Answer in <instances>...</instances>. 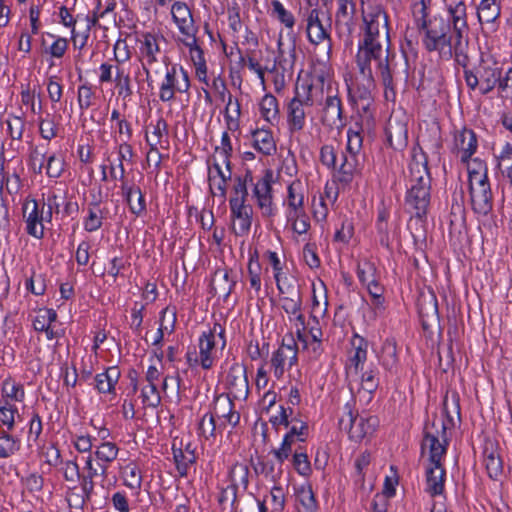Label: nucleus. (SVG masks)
Wrapping results in <instances>:
<instances>
[{"instance_id":"nucleus-1","label":"nucleus","mask_w":512,"mask_h":512,"mask_svg":"<svg viewBox=\"0 0 512 512\" xmlns=\"http://www.w3.org/2000/svg\"><path fill=\"white\" fill-rule=\"evenodd\" d=\"M362 18L365 25L363 41L359 43L357 62L365 91L373 87L371 60H379L383 80L390 79L388 64L381 60L383 49L378 41L379 26L383 19L382 10L376 0H361Z\"/></svg>"},{"instance_id":"nucleus-2","label":"nucleus","mask_w":512,"mask_h":512,"mask_svg":"<svg viewBox=\"0 0 512 512\" xmlns=\"http://www.w3.org/2000/svg\"><path fill=\"white\" fill-rule=\"evenodd\" d=\"M421 31H423L422 44L427 51L436 52L443 60H450L454 57L460 66L467 67L469 62L468 45L465 43L460 48L456 46L450 22L441 16H434Z\"/></svg>"},{"instance_id":"nucleus-3","label":"nucleus","mask_w":512,"mask_h":512,"mask_svg":"<svg viewBox=\"0 0 512 512\" xmlns=\"http://www.w3.org/2000/svg\"><path fill=\"white\" fill-rule=\"evenodd\" d=\"M319 0H305L301 4L299 14L305 24L307 38L315 46L314 57L316 61L326 66L331 55V38L329 19L319 9Z\"/></svg>"},{"instance_id":"nucleus-4","label":"nucleus","mask_w":512,"mask_h":512,"mask_svg":"<svg viewBox=\"0 0 512 512\" xmlns=\"http://www.w3.org/2000/svg\"><path fill=\"white\" fill-rule=\"evenodd\" d=\"M410 188L406 194V207L417 217L426 214L430 203L431 177L427 167L426 155L415 152L409 163Z\"/></svg>"},{"instance_id":"nucleus-5","label":"nucleus","mask_w":512,"mask_h":512,"mask_svg":"<svg viewBox=\"0 0 512 512\" xmlns=\"http://www.w3.org/2000/svg\"><path fill=\"white\" fill-rule=\"evenodd\" d=\"M323 98V78L316 79V83L301 85L296 88L293 99L287 105V127L291 134L302 131L306 124V109L315 103H321Z\"/></svg>"},{"instance_id":"nucleus-6","label":"nucleus","mask_w":512,"mask_h":512,"mask_svg":"<svg viewBox=\"0 0 512 512\" xmlns=\"http://www.w3.org/2000/svg\"><path fill=\"white\" fill-rule=\"evenodd\" d=\"M464 68V79L471 90L478 89L482 95L493 91L500 79L501 65L493 58H482L476 71Z\"/></svg>"},{"instance_id":"nucleus-7","label":"nucleus","mask_w":512,"mask_h":512,"mask_svg":"<svg viewBox=\"0 0 512 512\" xmlns=\"http://www.w3.org/2000/svg\"><path fill=\"white\" fill-rule=\"evenodd\" d=\"M448 446L446 425L442 418H434L425 427L422 453L428 455L429 463H442Z\"/></svg>"},{"instance_id":"nucleus-8","label":"nucleus","mask_w":512,"mask_h":512,"mask_svg":"<svg viewBox=\"0 0 512 512\" xmlns=\"http://www.w3.org/2000/svg\"><path fill=\"white\" fill-rule=\"evenodd\" d=\"M224 328L215 323L208 331L203 332L199 338V356L187 355L189 363L199 364L203 369H210L213 365L216 349L220 346L223 349L226 345Z\"/></svg>"},{"instance_id":"nucleus-9","label":"nucleus","mask_w":512,"mask_h":512,"mask_svg":"<svg viewBox=\"0 0 512 512\" xmlns=\"http://www.w3.org/2000/svg\"><path fill=\"white\" fill-rule=\"evenodd\" d=\"M155 70H160L164 77L159 83V99L163 102H169L175 98V94L185 93L190 87L189 77L186 71L177 66H170L165 61L158 65Z\"/></svg>"},{"instance_id":"nucleus-10","label":"nucleus","mask_w":512,"mask_h":512,"mask_svg":"<svg viewBox=\"0 0 512 512\" xmlns=\"http://www.w3.org/2000/svg\"><path fill=\"white\" fill-rule=\"evenodd\" d=\"M165 41L164 37L156 34L146 32L141 35L139 39V50L143 60V68L146 76L149 79L152 75H158L160 70H155L158 66V57L161 54V44Z\"/></svg>"},{"instance_id":"nucleus-11","label":"nucleus","mask_w":512,"mask_h":512,"mask_svg":"<svg viewBox=\"0 0 512 512\" xmlns=\"http://www.w3.org/2000/svg\"><path fill=\"white\" fill-rule=\"evenodd\" d=\"M298 361V347L293 337L287 341L284 339L280 347L273 352L270 360V368L274 377L282 379Z\"/></svg>"},{"instance_id":"nucleus-12","label":"nucleus","mask_w":512,"mask_h":512,"mask_svg":"<svg viewBox=\"0 0 512 512\" xmlns=\"http://www.w3.org/2000/svg\"><path fill=\"white\" fill-rule=\"evenodd\" d=\"M295 333L302 346V351L306 352L310 358L316 359L321 355L323 333L318 318L315 320L310 318L308 328L304 322L301 329H295Z\"/></svg>"},{"instance_id":"nucleus-13","label":"nucleus","mask_w":512,"mask_h":512,"mask_svg":"<svg viewBox=\"0 0 512 512\" xmlns=\"http://www.w3.org/2000/svg\"><path fill=\"white\" fill-rule=\"evenodd\" d=\"M448 20L450 29L454 32L456 46L462 47L465 43L468 45V22L467 8L464 1L451 2L447 5Z\"/></svg>"},{"instance_id":"nucleus-14","label":"nucleus","mask_w":512,"mask_h":512,"mask_svg":"<svg viewBox=\"0 0 512 512\" xmlns=\"http://www.w3.org/2000/svg\"><path fill=\"white\" fill-rule=\"evenodd\" d=\"M273 172L266 170L254 184L253 196L256 204L264 217H272L275 214V206L272 195Z\"/></svg>"},{"instance_id":"nucleus-15","label":"nucleus","mask_w":512,"mask_h":512,"mask_svg":"<svg viewBox=\"0 0 512 512\" xmlns=\"http://www.w3.org/2000/svg\"><path fill=\"white\" fill-rule=\"evenodd\" d=\"M470 204L478 216H487L493 208V196L490 181L473 182L468 184Z\"/></svg>"},{"instance_id":"nucleus-16","label":"nucleus","mask_w":512,"mask_h":512,"mask_svg":"<svg viewBox=\"0 0 512 512\" xmlns=\"http://www.w3.org/2000/svg\"><path fill=\"white\" fill-rule=\"evenodd\" d=\"M325 83L323 82V87ZM320 110V120L323 125L330 129L340 130L345 123L342 119L341 103L336 95L331 93V88L327 87L326 95L323 94Z\"/></svg>"},{"instance_id":"nucleus-17","label":"nucleus","mask_w":512,"mask_h":512,"mask_svg":"<svg viewBox=\"0 0 512 512\" xmlns=\"http://www.w3.org/2000/svg\"><path fill=\"white\" fill-rule=\"evenodd\" d=\"M226 386L229 395L234 399L244 400L249 393L248 379L245 366L241 363H233L226 376Z\"/></svg>"},{"instance_id":"nucleus-18","label":"nucleus","mask_w":512,"mask_h":512,"mask_svg":"<svg viewBox=\"0 0 512 512\" xmlns=\"http://www.w3.org/2000/svg\"><path fill=\"white\" fill-rule=\"evenodd\" d=\"M214 87L218 91L221 99L226 101L224 118L227 129L235 132L239 128V119L241 116L240 103L227 91V88L221 79L214 80Z\"/></svg>"},{"instance_id":"nucleus-19","label":"nucleus","mask_w":512,"mask_h":512,"mask_svg":"<svg viewBox=\"0 0 512 512\" xmlns=\"http://www.w3.org/2000/svg\"><path fill=\"white\" fill-rule=\"evenodd\" d=\"M173 457L181 476H186L188 469L196 461L195 447L184 438L175 437L172 442Z\"/></svg>"},{"instance_id":"nucleus-20","label":"nucleus","mask_w":512,"mask_h":512,"mask_svg":"<svg viewBox=\"0 0 512 512\" xmlns=\"http://www.w3.org/2000/svg\"><path fill=\"white\" fill-rule=\"evenodd\" d=\"M279 55L277 57L276 70L280 69L281 73L276 76L274 83L277 90H280L285 85L286 76L291 77L296 61V53L294 44H289L284 47L281 40L278 41Z\"/></svg>"},{"instance_id":"nucleus-21","label":"nucleus","mask_w":512,"mask_h":512,"mask_svg":"<svg viewBox=\"0 0 512 512\" xmlns=\"http://www.w3.org/2000/svg\"><path fill=\"white\" fill-rule=\"evenodd\" d=\"M478 149V140L475 132L463 128L454 134L452 152L460 159L467 161Z\"/></svg>"},{"instance_id":"nucleus-22","label":"nucleus","mask_w":512,"mask_h":512,"mask_svg":"<svg viewBox=\"0 0 512 512\" xmlns=\"http://www.w3.org/2000/svg\"><path fill=\"white\" fill-rule=\"evenodd\" d=\"M23 219L29 235L41 239L44 235L43 212L34 199H26L22 206Z\"/></svg>"},{"instance_id":"nucleus-23","label":"nucleus","mask_w":512,"mask_h":512,"mask_svg":"<svg viewBox=\"0 0 512 512\" xmlns=\"http://www.w3.org/2000/svg\"><path fill=\"white\" fill-rule=\"evenodd\" d=\"M279 303L286 313L289 324L293 329H301L305 322V316L302 309L301 293H288V296L279 297Z\"/></svg>"},{"instance_id":"nucleus-24","label":"nucleus","mask_w":512,"mask_h":512,"mask_svg":"<svg viewBox=\"0 0 512 512\" xmlns=\"http://www.w3.org/2000/svg\"><path fill=\"white\" fill-rule=\"evenodd\" d=\"M230 209L232 215V228L237 235L248 233L252 223V207L246 202L237 199H230Z\"/></svg>"},{"instance_id":"nucleus-25","label":"nucleus","mask_w":512,"mask_h":512,"mask_svg":"<svg viewBox=\"0 0 512 512\" xmlns=\"http://www.w3.org/2000/svg\"><path fill=\"white\" fill-rule=\"evenodd\" d=\"M357 276L359 282L366 288L371 297L374 299L381 297L383 289L378 283L376 268L372 262L365 259L359 261L357 266Z\"/></svg>"},{"instance_id":"nucleus-26","label":"nucleus","mask_w":512,"mask_h":512,"mask_svg":"<svg viewBox=\"0 0 512 512\" xmlns=\"http://www.w3.org/2000/svg\"><path fill=\"white\" fill-rule=\"evenodd\" d=\"M356 471H354V482L360 485L364 492H371L374 487L375 474L371 469V454L362 453L356 461Z\"/></svg>"},{"instance_id":"nucleus-27","label":"nucleus","mask_w":512,"mask_h":512,"mask_svg":"<svg viewBox=\"0 0 512 512\" xmlns=\"http://www.w3.org/2000/svg\"><path fill=\"white\" fill-rule=\"evenodd\" d=\"M216 419L222 420L221 424L227 423L235 427L240 421V414L233 409V403L229 396L220 395L214 401L211 412Z\"/></svg>"},{"instance_id":"nucleus-28","label":"nucleus","mask_w":512,"mask_h":512,"mask_svg":"<svg viewBox=\"0 0 512 512\" xmlns=\"http://www.w3.org/2000/svg\"><path fill=\"white\" fill-rule=\"evenodd\" d=\"M183 42L189 48V56L193 62L196 70L197 78L206 83L207 82V66L204 59L203 51L198 46L195 34L185 36Z\"/></svg>"},{"instance_id":"nucleus-29","label":"nucleus","mask_w":512,"mask_h":512,"mask_svg":"<svg viewBox=\"0 0 512 512\" xmlns=\"http://www.w3.org/2000/svg\"><path fill=\"white\" fill-rule=\"evenodd\" d=\"M445 476L446 472L442 463H429L426 468V491L431 496L443 493Z\"/></svg>"},{"instance_id":"nucleus-30","label":"nucleus","mask_w":512,"mask_h":512,"mask_svg":"<svg viewBox=\"0 0 512 512\" xmlns=\"http://www.w3.org/2000/svg\"><path fill=\"white\" fill-rule=\"evenodd\" d=\"M306 198V183L300 179L293 180L287 187V196L284 200L285 210L305 208Z\"/></svg>"},{"instance_id":"nucleus-31","label":"nucleus","mask_w":512,"mask_h":512,"mask_svg":"<svg viewBox=\"0 0 512 512\" xmlns=\"http://www.w3.org/2000/svg\"><path fill=\"white\" fill-rule=\"evenodd\" d=\"M171 14L182 35L188 36L195 34L193 18L188 6L182 2H175L171 8Z\"/></svg>"},{"instance_id":"nucleus-32","label":"nucleus","mask_w":512,"mask_h":512,"mask_svg":"<svg viewBox=\"0 0 512 512\" xmlns=\"http://www.w3.org/2000/svg\"><path fill=\"white\" fill-rule=\"evenodd\" d=\"M235 283L236 279L232 271L222 268L215 271L211 280V288L219 297L227 298L232 292Z\"/></svg>"},{"instance_id":"nucleus-33","label":"nucleus","mask_w":512,"mask_h":512,"mask_svg":"<svg viewBox=\"0 0 512 512\" xmlns=\"http://www.w3.org/2000/svg\"><path fill=\"white\" fill-rule=\"evenodd\" d=\"M352 0H337L335 21L338 32L341 36L348 38L352 33Z\"/></svg>"},{"instance_id":"nucleus-34","label":"nucleus","mask_w":512,"mask_h":512,"mask_svg":"<svg viewBox=\"0 0 512 512\" xmlns=\"http://www.w3.org/2000/svg\"><path fill=\"white\" fill-rule=\"evenodd\" d=\"M146 141L150 147L165 149L168 147V126L164 119L159 118L146 130Z\"/></svg>"},{"instance_id":"nucleus-35","label":"nucleus","mask_w":512,"mask_h":512,"mask_svg":"<svg viewBox=\"0 0 512 512\" xmlns=\"http://www.w3.org/2000/svg\"><path fill=\"white\" fill-rule=\"evenodd\" d=\"M328 308L326 286L323 281L317 280L312 283V311L311 319L323 317Z\"/></svg>"},{"instance_id":"nucleus-36","label":"nucleus","mask_w":512,"mask_h":512,"mask_svg":"<svg viewBox=\"0 0 512 512\" xmlns=\"http://www.w3.org/2000/svg\"><path fill=\"white\" fill-rule=\"evenodd\" d=\"M2 397L0 402L15 405L21 403L25 399V390L21 383L13 379H6L2 383Z\"/></svg>"},{"instance_id":"nucleus-37","label":"nucleus","mask_w":512,"mask_h":512,"mask_svg":"<svg viewBox=\"0 0 512 512\" xmlns=\"http://www.w3.org/2000/svg\"><path fill=\"white\" fill-rule=\"evenodd\" d=\"M501 14V6L497 0H481L477 6V17L481 25L493 24Z\"/></svg>"},{"instance_id":"nucleus-38","label":"nucleus","mask_w":512,"mask_h":512,"mask_svg":"<svg viewBox=\"0 0 512 512\" xmlns=\"http://www.w3.org/2000/svg\"><path fill=\"white\" fill-rule=\"evenodd\" d=\"M253 146L264 155H272L276 152V143L272 132L267 129H256L252 133Z\"/></svg>"},{"instance_id":"nucleus-39","label":"nucleus","mask_w":512,"mask_h":512,"mask_svg":"<svg viewBox=\"0 0 512 512\" xmlns=\"http://www.w3.org/2000/svg\"><path fill=\"white\" fill-rule=\"evenodd\" d=\"M120 370L116 366H111L105 372L97 374L95 377V386L100 393L114 392L115 385L120 378Z\"/></svg>"},{"instance_id":"nucleus-40","label":"nucleus","mask_w":512,"mask_h":512,"mask_svg":"<svg viewBox=\"0 0 512 512\" xmlns=\"http://www.w3.org/2000/svg\"><path fill=\"white\" fill-rule=\"evenodd\" d=\"M461 162L466 165L468 184L489 180L488 167L484 160L479 157H471L469 160Z\"/></svg>"},{"instance_id":"nucleus-41","label":"nucleus","mask_w":512,"mask_h":512,"mask_svg":"<svg viewBox=\"0 0 512 512\" xmlns=\"http://www.w3.org/2000/svg\"><path fill=\"white\" fill-rule=\"evenodd\" d=\"M287 222L297 234H305L310 228V219L305 208L285 210Z\"/></svg>"},{"instance_id":"nucleus-42","label":"nucleus","mask_w":512,"mask_h":512,"mask_svg":"<svg viewBox=\"0 0 512 512\" xmlns=\"http://www.w3.org/2000/svg\"><path fill=\"white\" fill-rule=\"evenodd\" d=\"M259 111L261 117L270 124H275L280 119L278 101L272 94L263 96L259 103Z\"/></svg>"},{"instance_id":"nucleus-43","label":"nucleus","mask_w":512,"mask_h":512,"mask_svg":"<svg viewBox=\"0 0 512 512\" xmlns=\"http://www.w3.org/2000/svg\"><path fill=\"white\" fill-rule=\"evenodd\" d=\"M432 0H413L411 5V13L416 27L421 31L424 29L431 18L430 9H431Z\"/></svg>"},{"instance_id":"nucleus-44","label":"nucleus","mask_w":512,"mask_h":512,"mask_svg":"<svg viewBox=\"0 0 512 512\" xmlns=\"http://www.w3.org/2000/svg\"><path fill=\"white\" fill-rule=\"evenodd\" d=\"M370 344L363 337L354 333V370L358 373L359 370H364L368 361V350Z\"/></svg>"},{"instance_id":"nucleus-45","label":"nucleus","mask_w":512,"mask_h":512,"mask_svg":"<svg viewBox=\"0 0 512 512\" xmlns=\"http://www.w3.org/2000/svg\"><path fill=\"white\" fill-rule=\"evenodd\" d=\"M222 426L223 424L216 425V418L211 412L206 413L200 419L199 434L207 441L215 440L217 432L221 430Z\"/></svg>"},{"instance_id":"nucleus-46","label":"nucleus","mask_w":512,"mask_h":512,"mask_svg":"<svg viewBox=\"0 0 512 512\" xmlns=\"http://www.w3.org/2000/svg\"><path fill=\"white\" fill-rule=\"evenodd\" d=\"M126 200L132 213L140 214L145 210V201L139 188L122 186Z\"/></svg>"},{"instance_id":"nucleus-47","label":"nucleus","mask_w":512,"mask_h":512,"mask_svg":"<svg viewBox=\"0 0 512 512\" xmlns=\"http://www.w3.org/2000/svg\"><path fill=\"white\" fill-rule=\"evenodd\" d=\"M124 484L132 489L138 490L142 484V475L139 467L135 463H128L122 469Z\"/></svg>"},{"instance_id":"nucleus-48","label":"nucleus","mask_w":512,"mask_h":512,"mask_svg":"<svg viewBox=\"0 0 512 512\" xmlns=\"http://www.w3.org/2000/svg\"><path fill=\"white\" fill-rule=\"evenodd\" d=\"M248 476H249V469L246 464L243 463H236L232 466L230 472H229V479L231 482V486L238 488L246 489L248 485Z\"/></svg>"},{"instance_id":"nucleus-49","label":"nucleus","mask_w":512,"mask_h":512,"mask_svg":"<svg viewBox=\"0 0 512 512\" xmlns=\"http://www.w3.org/2000/svg\"><path fill=\"white\" fill-rule=\"evenodd\" d=\"M498 168L502 175L512 181V142H507L497 156Z\"/></svg>"},{"instance_id":"nucleus-50","label":"nucleus","mask_w":512,"mask_h":512,"mask_svg":"<svg viewBox=\"0 0 512 512\" xmlns=\"http://www.w3.org/2000/svg\"><path fill=\"white\" fill-rule=\"evenodd\" d=\"M361 372V384L360 390L367 392L369 395L373 393L378 386V379L376 377V367L373 362H369L364 370Z\"/></svg>"},{"instance_id":"nucleus-51","label":"nucleus","mask_w":512,"mask_h":512,"mask_svg":"<svg viewBox=\"0 0 512 512\" xmlns=\"http://www.w3.org/2000/svg\"><path fill=\"white\" fill-rule=\"evenodd\" d=\"M483 462L489 477L491 479H498L503 472L502 460L499 455L494 451L489 452L485 450Z\"/></svg>"},{"instance_id":"nucleus-52","label":"nucleus","mask_w":512,"mask_h":512,"mask_svg":"<svg viewBox=\"0 0 512 512\" xmlns=\"http://www.w3.org/2000/svg\"><path fill=\"white\" fill-rule=\"evenodd\" d=\"M20 440L8 432L3 431L0 435V458H9L19 451Z\"/></svg>"},{"instance_id":"nucleus-53","label":"nucleus","mask_w":512,"mask_h":512,"mask_svg":"<svg viewBox=\"0 0 512 512\" xmlns=\"http://www.w3.org/2000/svg\"><path fill=\"white\" fill-rule=\"evenodd\" d=\"M297 499L304 512H315L317 502L310 485H302L297 491Z\"/></svg>"},{"instance_id":"nucleus-54","label":"nucleus","mask_w":512,"mask_h":512,"mask_svg":"<svg viewBox=\"0 0 512 512\" xmlns=\"http://www.w3.org/2000/svg\"><path fill=\"white\" fill-rule=\"evenodd\" d=\"M271 14L278 21L285 25L286 28L292 29L295 25V18L293 14L288 11L283 4L278 0H273L271 2Z\"/></svg>"},{"instance_id":"nucleus-55","label":"nucleus","mask_w":512,"mask_h":512,"mask_svg":"<svg viewBox=\"0 0 512 512\" xmlns=\"http://www.w3.org/2000/svg\"><path fill=\"white\" fill-rule=\"evenodd\" d=\"M57 319V314L53 309H39L33 319V327L36 331L47 329Z\"/></svg>"},{"instance_id":"nucleus-56","label":"nucleus","mask_w":512,"mask_h":512,"mask_svg":"<svg viewBox=\"0 0 512 512\" xmlns=\"http://www.w3.org/2000/svg\"><path fill=\"white\" fill-rule=\"evenodd\" d=\"M47 151L44 146H34L31 149L29 164L35 173H42L47 163Z\"/></svg>"},{"instance_id":"nucleus-57","label":"nucleus","mask_w":512,"mask_h":512,"mask_svg":"<svg viewBox=\"0 0 512 512\" xmlns=\"http://www.w3.org/2000/svg\"><path fill=\"white\" fill-rule=\"evenodd\" d=\"M16 418H20L16 405L0 402V422L8 431L14 428Z\"/></svg>"},{"instance_id":"nucleus-58","label":"nucleus","mask_w":512,"mask_h":512,"mask_svg":"<svg viewBox=\"0 0 512 512\" xmlns=\"http://www.w3.org/2000/svg\"><path fill=\"white\" fill-rule=\"evenodd\" d=\"M379 421L375 416L361 417L357 423V438L364 440L369 438L375 432Z\"/></svg>"},{"instance_id":"nucleus-59","label":"nucleus","mask_w":512,"mask_h":512,"mask_svg":"<svg viewBox=\"0 0 512 512\" xmlns=\"http://www.w3.org/2000/svg\"><path fill=\"white\" fill-rule=\"evenodd\" d=\"M209 173L215 174V176L228 182L232 177L229 159L213 157V165L210 167Z\"/></svg>"},{"instance_id":"nucleus-60","label":"nucleus","mask_w":512,"mask_h":512,"mask_svg":"<svg viewBox=\"0 0 512 512\" xmlns=\"http://www.w3.org/2000/svg\"><path fill=\"white\" fill-rule=\"evenodd\" d=\"M104 214L99 205H90L88 217L84 222V227L87 231L93 232L98 230L102 225Z\"/></svg>"},{"instance_id":"nucleus-61","label":"nucleus","mask_w":512,"mask_h":512,"mask_svg":"<svg viewBox=\"0 0 512 512\" xmlns=\"http://www.w3.org/2000/svg\"><path fill=\"white\" fill-rule=\"evenodd\" d=\"M293 466L301 476L308 477L312 473V468L307 454L302 450H295L293 454Z\"/></svg>"},{"instance_id":"nucleus-62","label":"nucleus","mask_w":512,"mask_h":512,"mask_svg":"<svg viewBox=\"0 0 512 512\" xmlns=\"http://www.w3.org/2000/svg\"><path fill=\"white\" fill-rule=\"evenodd\" d=\"M264 502L270 503L274 511L280 512L285 505L284 488L279 484H275L270 490V495L264 500Z\"/></svg>"},{"instance_id":"nucleus-63","label":"nucleus","mask_w":512,"mask_h":512,"mask_svg":"<svg viewBox=\"0 0 512 512\" xmlns=\"http://www.w3.org/2000/svg\"><path fill=\"white\" fill-rule=\"evenodd\" d=\"M141 398L144 405L156 407L160 404L161 397L157 389V384L148 383L142 388Z\"/></svg>"},{"instance_id":"nucleus-64","label":"nucleus","mask_w":512,"mask_h":512,"mask_svg":"<svg viewBox=\"0 0 512 512\" xmlns=\"http://www.w3.org/2000/svg\"><path fill=\"white\" fill-rule=\"evenodd\" d=\"M498 94L502 98H512V67L502 75L500 72V79L497 83Z\"/></svg>"}]
</instances>
